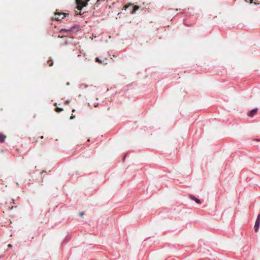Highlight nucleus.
<instances>
[{"mask_svg": "<svg viewBox=\"0 0 260 260\" xmlns=\"http://www.w3.org/2000/svg\"><path fill=\"white\" fill-rule=\"evenodd\" d=\"M71 237H72V235L68 234V235L66 236V237L63 239L62 243L63 244L67 243L71 240Z\"/></svg>", "mask_w": 260, "mask_h": 260, "instance_id": "7", "label": "nucleus"}, {"mask_svg": "<svg viewBox=\"0 0 260 260\" xmlns=\"http://www.w3.org/2000/svg\"><path fill=\"white\" fill-rule=\"evenodd\" d=\"M202 67L203 66H197L198 69L196 70V71L200 73L203 72L204 71L202 70Z\"/></svg>", "mask_w": 260, "mask_h": 260, "instance_id": "9", "label": "nucleus"}, {"mask_svg": "<svg viewBox=\"0 0 260 260\" xmlns=\"http://www.w3.org/2000/svg\"><path fill=\"white\" fill-rule=\"evenodd\" d=\"M66 15L67 14L62 13H55L52 19L57 21H60L63 19L66 16Z\"/></svg>", "mask_w": 260, "mask_h": 260, "instance_id": "2", "label": "nucleus"}, {"mask_svg": "<svg viewBox=\"0 0 260 260\" xmlns=\"http://www.w3.org/2000/svg\"><path fill=\"white\" fill-rule=\"evenodd\" d=\"M67 31V30L64 29H61V30H60V31Z\"/></svg>", "mask_w": 260, "mask_h": 260, "instance_id": "19", "label": "nucleus"}, {"mask_svg": "<svg viewBox=\"0 0 260 260\" xmlns=\"http://www.w3.org/2000/svg\"><path fill=\"white\" fill-rule=\"evenodd\" d=\"M189 198L190 199H191L192 201H194L196 203H197L199 205H201L202 203V201L200 199L196 198L193 194H189Z\"/></svg>", "mask_w": 260, "mask_h": 260, "instance_id": "5", "label": "nucleus"}, {"mask_svg": "<svg viewBox=\"0 0 260 260\" xmlns=\"http://www.w3.org/2000/svg\"><path fill=\"white\" fill-rule=\"evenodd\" d=\"M69 84H70L69 82H68V83H67V85H69Z\"/></svg>", "mask_w": 260, "mask_h": 260, "instance_id": "24", "label": "nucleus"}, {"mask_svg": "<svg viewBox=\"0 0 260 260\" xmlns=\"http://www.w3.org/2000/svg\"><path fill=\"white\" fill-rule=\"evenodd\" d=\"M257 111H258V108H255L253 109L252 110H251V111H250L248 115L250 117H253L256 114V113H257Z\"/></svg>", "mask_w": 260, "mask_h": 260, "instance_id": "6", "label": "nucleus"}, {"mask_svg": "<svg viewBox=\"0 0 260 260\" xmlns=\"http://www.w3.org/2000/svg\"><path fill=\"white\" fill-rule=\"evenodd\" d=\"M12 245L10 244L8 245L9 247H12Z\"/></svg>", "mask_w": 260, "mask_h": 260, "instance_id": "20", "label": "nucleus"}, {"mask_svg": "<svg viewBox=\"0 0 260 260\" xmlns=\"http://www.w3.org/2000/svg\"><path fill=\"white\" fill-rule=\"evenodd\" d=\"M63 110V109L61 108L56 107L55 109V111L58 113L60 112Z\"/></svg>", "mask_w": 260, "mask_h": 260, "instance_id": "10", "label": "nucleus"}, {"mask_svg": "<svg viewBox=\"0 0 260 260\" xmlns=\"http://www.w3.org/2000/svg\"><path fill=\"white\" fill-rule=\"evenodd\" d=\"M6 136L0 133V143H3L5 142V139L6 138Z\"/></svg>", "mask_w": 260, "mask_h": 260, "instance_id": "8", "label": "nucleus"}, {"mask_svg": "<svg viewBox=\"0 0 260 260\" xmlns=\"http://www.w3.org/2000/svg\"><path fill=\"white\" fill-rule=\"evenodd\" d=\"M129 7H132V10L131 11V14L135 13V12L139 9V6H133V5L131 4H128V5H125L124 7L125 10H126V9L128 8Z\"/></svg>", "mask_w": 260, "mask_h": 260, "instance_id": "4", "label": "nucleus"}, {"mask_svg": "<svg viewBox=\"0 0 260 260\" xmlns=\"http://www.w3.org/2000/svg\"><path fill=\"white\" fill-rule=\"evenodd\" d=\"M12 201H13V204H15L14 200H13Z\"/></svg>", "mask_w": 260, "mask_h": 260, "instance_id": "25", "label": "nucleus"}, {"mask_svg": "<svg viewBox=\"0 0 260 260\" xmlns=\"http://www.w3.org/2000/svg\"><path fill=\"white\" fill-rule=\"evenodd\" d=\"M74 117H75V116L72 114V116L70 117V119H72L74 118Z\"/></svg>", "mask_w": 260, "mask_h": 260, "instance_id": "16", "label": "nucleus"}, {"mask_svg": "<svg viewBox=\"0 0 260 260\" xmlns=\"http://www.w3.org/2000/svg\"><path fill=\"white\" fill-rule=\"evenodd\" d=\"M126 155H125L123 156V162L124 161V160H125V158H126Z\"/></svg>", "mask_w": 260, "mask_h": 260, "instance_id": "17", "label": "nucleus"}, {"mask_svg": "<svg viewBox=\"0 0 260 260\" xmlns=\"http://www.w3.org/2000/svg\"><path fill=\"white\" fill-rule=\"evenodd\" d=\"M95 60H96V62H99V63H102V60H100V59L99 58H98V57H96V58H95Z\"/></svg>", "mask_w": 260, "mask_h": 260, "instance_id": "12", "label": "nucleus"}, {"mask_svg": "<svg viewBox=\"0 0 260 260\" xmlns=\"http://www.w3.org/2000/svg\"><path fill=\"white\" fill-rule=\"evenodd\" d=\"M44 173H46V172L44 171L42 172L41 173V174H42Z\"/></svg>", "mask_w": 260, "mask_h": 260, "instance_id": "21", "label": "nucleus"}, {"mask_svg": "<svg viewBox=\"0 0 260 260\" xmlns=\"http://www.w3.org/2000/svg\"><path fill=\"white\" fill-rule=\"evenodd\" d=\"M75 110L73 109L72 110V112H75Z\"/></svg>", "mask_w": 260, "mask_h": 260, "instance_id": "23", "label": "nucleus"}, {"mask_svg": "<svg viewBox=\"0 0 260 260\" xmlns=\"http://www.w3.org/2000/svg\"><path fill=\"white\" fill-rule=\"evenodd\" d=\"M89 1L90 0H76L78 10L80 11L83 7L86 6L87 2Z\"/></svg>", "mask_w": 260, "mask_h": 260, "instance_id": "1", "label": "nucleus"}, {"mask_svg": "<svg viewBox=\"0 0 260 260\" xmlns=\"http://www.w3.org/2000/svg\"><path fill=\"white\" fill-rule=\"evenodd\" d=\"M259 226H260V214H258L257 216V218L256 219V221L255 222V224L254 226V231L255 232H258Z\"/></svg>", "mask_w": 260, "mask_h": 260, "instance_id": "3", "label": "nucleus"}, {"mask_svg": "<svg viewBox=\"0 0 260 260\" xmlns=\"http://www.w3.org/2000/svg\"><path fill=\"white\" fill-rule=\"evenodd\" d=\"M84 214H85L84 212H81L79 213V215L81 217H82L84 215Z\"/></svg>", "mask_w": 260, "mask_h": 260, "instance_id": "13", "label": "nucleus"}, {"mask_svg": "<svg viewBox=\"0 0 260 260\" xmlns=\"http://www.w3.org/2000/svg\"><path fill=\"white\" fill-rule=\"evenodd\" d=\"M48 65L49 66H51V65H53V62L52 61V59L50 58L48 60V62H47Z\"/></svg>", "mask_w": 260, "mask_h": 260, "instance_id": "11", "label": "nucleus"}, {"mask_svg": "<svg viewBox=\"0 0 260 260\" xmlns=\"http://www.w3.org/2000/svg\"><path fill=\"white\" fill-rule=\"evenodd\" d=\"M135 83V82H133V83H132L131 84H129L127 85V87H131L132 86L133 84H134Z\"/></svg>", "mask_w": 260, "mask_h": 260, "instance_id": "14", "label": "nucleus"}, {"mask_svg": "<svg viewBox=\"0 0 260 260\" xmlns=\"http://www.w3.org/2000/svg\"><path fill=\"white\" fill-rule=\"evenodd\" d=\"M41 139H43V136H42V137H41Z\"/></svg>", "mask_w": 260, "mask_h": 260, "instance_id": "26", "label": "nucleus"}, {"mask_svg": "<svg viewBox=\"0 0 260 260\" xmlns=\"http://www.w3.org/2000/svg\"><path fill=\"white\" fill-rule=\"evenodd\" d=\"M70 103V101L69 100H67L65 101L64 103L66 105H68Z\"/></svg>", "mask_w": 260, "mask_h": 260, "instance_id": "15", "label": "nucleus"}, {"mask_svg": "<svg viewBox=\"0 0 260 260\" xmlns=\"http://www.w3.org/2000/svg\"><path fill=\"white\" fill-rule=\"evenodd\" d=\"M252 1H253V0H249V1H248V2H249V3L250 4H251V3H252Z\"/></svg>", "mask_w": 260, "mask_h": 260, "instance_id": "18", "label": "nucleus"}, {"mask_svg": "<svg viewBox=\"0 0 260 260\" xmlns=\"http://www.w3.org/2000/svg\"><path fill=\"white\" fill-rule=\"evenodd\" d=\"M13 208H14V207H13V206H12V207H11L10 208V209H11V210H12Z\"/></svg>", "mask_w": 260, "mask_h": 260, "instance_id": "22", "label": "nucleus"}]
</instances>
